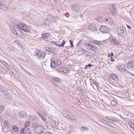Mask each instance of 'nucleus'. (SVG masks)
Returning <instances> with one entry per match:
<instances>
[{"mask_svg":"<svg viewBox=\"0 0 134 134\" xmlns=\"http://www.w3.org/2000/svg\"><path fill=\"white\" fill-rule=\"evenodd\" d=\"M110 42L112 44L114 45H117L119 44V41L114 37H112V38H110Z\"/></svg>","mask_w":134,"mask_h":134,"instance_id":"obj_8","label":"nucleus"},{"mask_svg":"<svg viewBox=\"0 0 134 134\" xmlns=\"http://www.w3.org/2000/svg\"><path fill=\"white\" fill-rule=\"evenodd\" d=\"M108 119L109 120H112L114 122H116L117 121V120H116L117 119L114 117H111L109 118H108Z\"/></svg>","mask_w":134,"mask_h":134,"instance_id":"obj_26","label":"nucleus"},{"mask_svg":"<svg viewBox=\"0 0 134 134\" xmlns=\"http://www.w3.org/2000/svg\"><path fill=\"white\" fill-rule=\"evenodd\" d=\"M104 21L105 23L111 26L113 24V21L111 18H109L108 19H105Z\"/></svg>","mask_w":134,"mask_h":134,"instance_id":"obj_9","label":"nucleus"},{"mask_svg":"<svg viewBox=\"0 0 134 134\" xmlns=\"http://www.w3.org/2000/svg\"><path fill=\"white\" fill-rule=\"evenodd\" d=\"M87 67H88V65H86V69H87Z\"/></svg>","mask_w":134,"mask_h":134,"instance_id":"obj_64","label":"nucleus"},{"mask_svg":"<svg viewBox=\"0 0 134 134\" xmlns=\"http://www.w3.org/2000/svg\"><path fill=\"white\" fill-rule=\"evenodd\" d=\"M110 58L111 59V62H113L114 61V59H113L112 57H110Z\"/></svg>","mask_w":134,"mask_h":134,"instance_id":"obj_52","label":"nucleus"},{"mask_svg":"<svg viewBox=\"0 0 134 134\" xmlns=\"http://www.w3.org/2000/svg\"><path fill=\"white\" fill-rule=\"evenodd\" d=\"M37 114L40 116V117L41 118L42 120L45 121L46 120V119L45 117L41 114L39 113H37Z\"/></svg>","mask_w":134,"mask_h":134,"instance_id":"obj_24","label":"nucleus"},{"mask_svg":"<svg viewBox=\"0 0 134 134\" xmlns=\"http://www.w3.org/2000/svg\"><path fill=\"white\" fill-rule=\"evenodd\" d=\"M25 115V112L24 111H21L20 112V115L21 117H23Z\"/></svg>","mask_w":134,"mask_h":134,"instance_id":"obj_40","label":"nucleus"},{"mask_svg":"<svg viewBox=\"0 0 134 134\" xmlns=\"http://www.w3.org/2000/svg\"><path fill=\"white\" fill-rule=\"evenodd\" d=\"M46 50L48 52H50L51 50L48 47H46Z\"/></svg>","mask_w":134,"mask_h":134,"instance_id":"obj_48","label":"nucleus"},{"mask_svg":"<svg viewBox=\"0 0 134 134\" xmlns=\"http://www.w3.org/2000/svg\"><path fill=\"white\" fill-rule=\"evenodd\" d=\"M4 107L3 106H2L0 107V112L1 113L4 110Z\"/></svg>","mask_w":134,"mask_h":134,"instance_id":"obj_46","label":"nucleus"},{"mask_svg":"<svg viewBox=\"0 0 134 134\" xmlns=\"http://www.w3.org/2000/svg\"><path fill=\"white\" fill-rule=\"evenodd\" d=\"M13 130L15 132H17L18 131V128L16 126H14L12 127Z\"/></svg>","mask_w":134,"mask_h":134,"instance_id":"obj_32","label":"nucleus"},{"mask_svg":"<svg viewBox=\"0 0 134 134\" xmlns=\"http://www.w3.org/2000/svg\"><path fill=\"white\" fill-rule=\"evenodd\" d=\"M118 34L120 36H124L126 34L125 28L122 26L118 27L116 29Z\"/></svg>","mask_w":134,"mask_h":134,"instance_id":"obj_3","label":"nucleus"},{"mask_svg":"<svg viewBox=\"0 0 134 134\" xmlns=\"http://www.w3.org/2000/svg\"><path fill=\"white\" fill-rule=\"evenodd\" d=\"M86 47L88 49L90 50L91 46H92V45L88 44V43H86L85 44Z\"/></svg>","mask_w":134,"mask_h":134,"instance_id":"obj_25","label":"nucleus"},{"mask_svg":"<svg viewBox=\"0 0 134 134\" xmlns=\"http://www.w3.org/2000/svg\"><path fill=\"white\" fill-rule=\"evenodd\" d=\"M127 68L129 69L134 68V62L132 61L128 62L127 64Z\"/></svg>","mask_w":134,"mask_h":134,"instance_id":"obj_12","label":"nucleus"},{"mask_svg":"<svg viewBox=\"0 0 134 134\" xmlns=\"http://www.w3.org/2000/svg\"><path fill=\"white\" fill-rule=\"evenodd\" d=\"M96 83V82H93V83H94V84L95 85H96V86H97Z\"/></svg>","mask_w":134,"mask_h":134,"instance_id":"obj_63","label":"nucleus"},{"mask_svg":"<svg viewBox=\"0 0 134 134\" xmlns=\"http://www.w3.org/2000/svg\"><path fill=\"white\" fill-rule=\"evenodd\" d=\"M9 27L13 33L16 35H18V33L17 31H18L17 29V27H16L12 24H10Z\"/></svg>","mask_w":134,"mask_h":134,"instance_id":"obj_6","label":"nucleus"},{"mask_svg":"<svg viewBox=\"0 0 134 134\" xmlns=\"http://www.w3.org/2000/svg\"><path fill=\"white\" fill-rule=\"evenodd\" d=\"M51 66L52 68H55L56 66V64H55L54 60L53 59H52L51 60Z\"/></svg>","mask_w":134,"mask_h":134,"instance_id":"obj_17","label":"nucleus"},{"mask_svg":"<svg viewBox=\"0 0 134 134\" xmlns=\"http://www.w3.org/2000/svg\"><path fill=\"white\" fill-rule=\"evenodd\" d=\"M110 77L111 78L115 81H117L118 80L117 76L114 74L111 75Z\"/></svg>","mask_w":134,"mask_h":134,"instance_id":"obj_21","label":"nucleus"},{"mask_svg":"<svg viewBox=\"0 0 134 134\" xmlns=\"http://www.w3.org/2000/svg\"><path fill=\"white\" fill-rule=\"evenodd\" d=\"M0 91L3 94V96L5 98H6V96L8 95V93L6 91H5L4 90V88H3V89L1 90Z\"/></svg>","mask_w":134,"mask_h":134,"instance_id":"obj_18","label":"nucleus"},{"mask_svg":"<svg viewBox=\"0 0 134 134\" xmlns=\"http://www.w3.org/2000/svg\"><path fill=\"white\" fill-rule=\"evenodd\" d=\"M56 70L58 72H62L63 71L62 70V67L60 68L57 67L56 68Z\"/></svg>","mask_w":134,"mask_h":134,"instance_id":"obj_35","label":"nucleus"},{"mask_svg":"<svg viewBox=\"0 0 134 134\" xmlns=\"http://www.w3.org/2000/svg\"><path fill=\"white\" fill-rule=\"evenodd\" d=\"M125 67L122 64H119L117 66V68L118 70L121 72H123Z\"/></svg>","mask_w":134,"mask_h":134,"instance_id":"obj_11","label":"nucleus"},{"mask_svg":"<svg viewBox=\"0 0 134 134\" xmlns=\"http://www.w3.org/2000/svg\"><path fill=\"white\" fill-rule=\"evenodd\" d=\"M92 42L98 45L101 43L100 42L95 40H93L92 41Z\"/></svg>","mask_w":134,"mask_h":134,"instance_id":"obj_29","label":"nucleus"},{"mask_svg":"<svg viewBox=\"0 0 134 134\" xmlns=\"http://www.w3.org/2000/svg\"><path fill=\"white\" fill-rule=\"evenodd\" d=\"M50 34L48 33H46L44 34L42 36V37L43 39L46 38L47 37L50 36Z\"/></svg>","mask_w":134,"mask_h":134,"instance_id":"obj_22","label":"nucleus"},{"mask_svg":"<svg viewBox=\"0 0 134 134\" xmlns=\"http://www.w3.org/2000/svg\"><path fill=\"white\" fill-rule=\"evenodd\" d=\"M124 71L126 73H129L130 72L128 70L125 69V68L124 69Z\"/></svg>","mask_w":134,"mask_h":134,"instance_id":"obj_50","label":"nucleus"},{"mask_svg":"<svg viewBox=\"0 0 134 134\" xmlns=\"http://www.w3.org/2000/svg\"><path fill=\"white\" fill-rule=\"evenodd\" d=\"M24 128H23L20 132V134H24Z\"/></svg>","mask_w":134,"mask_h":134,"instance_id":"obj_43","label":"nucleus"},{"mask_svg":"<svg viewBox=\"0 0 134 134\" xmlns=\"http://www.w3.org/2000/svg\"><path fill=\"white\" fill-rule=\"evenodd\" d=\"M54 1V2L56 3H57V1H56L55 0H53Z\"/></svg>","mask_w":134,"mask_h":134,"instance_id":"obj_60","label":"nucleus"},{"mask_svg":"<svg viewBox=\"0 0 134 134\" xmlns=\"http://www.w3.org/2000/svg\"><path fill=\"white\" fill-rule=\"evenodd\" d=\"M111 105L113 106H115L117 105V103L116 101L114 100H112L111 102Z\"/></svg>","mask_w":134,"mask_h":134,"instance_id":"obj_37","label":"nucleus"},{"mask_svg":"<svg viewBox=\"0 0 134 134\" xmlns=\"http://www.w3.org/2000/svg\"><path fill=\"white\" fill-rule=\"evenodd\" d=\"M71 47H73L74 46L73 44V42L71 40H70L69 41Z\"/></svg>","mask_w":134,"mask_h":134,"instance_id":"obj_45","label":"nucleus"},{"mask_svg":"<svg viewBox=\"0 0 134 134\" xmlns=\"http://www.w3.org/2000/svg\"><path fill=\"white\" fill-rule=\"evenodd\" d=\"M127 25V27L129 29H130V26H128L127 25Z\"/></svg>","mask_w":134,"mask_h":134,"instance_id":"obj_62","label":"nucleus"},{"mask_svg":"<svg viewBox=\"0 0 134 134\" xmlns=\"http://www.w3.org/2000/svg\"><path fill=\"white\" fill-rule=\"evenodd\" d=\"M62 70H63V71L62 72H63L64 73H66L68 71V69L67 68L65 67H62Z\"/></svg>","mask_w":134,"mask_h":134,"instance_id":"obj_33","label":"nucleus"},{"mask_svg":"<svg viewBox=\"0 0 134 134\" xmlns=\"http://www.w3.org/2000/svg\"><path fill=\"white\" fill-rule=\"evenodd\" d=\"M50 42L52 43H53V44H56V42Z\"/></svg>","mask_w":134,"mask_h":134,"instance_id":"obj_54","label":"nucleus"},{"mask_svg":"<svg viewBox=\"0 0 134 134\" xmlns=\"http://www.w3.org/2000/svg\"><path fill=\"white\" fill-rule=\"evenodd\" d=\"M69 120L72 122H75L76 121L77 119L76 117L72 116L70 117Z\"/></svg>","mask_w":134,"mask_h":134,"instance_id":"obj_28","label":"nucleus"},{"mask_svg":"<svg viewBox=\"0 0 134 134\" xmlns=\"http://www.w3.org/2000/svg\"><path fill=\"white\" fill-rule=\"evenodd\" d=\"M30 124L31 121H28L26 122V128L29 127L30 125Z\"/></svg>","mask_w":134,"mask_h":134,"instance_id":"obj_38","label":"nucleus"},{"mask_svg":"<svg viewBox=\"0 0 134 134\" xmlns=\"http://www.w3.org/2000/svg\"><path fill=\"white\" fill-rule=\"evenodd\" d=\"M53 80H54L56 82H59L61 81L60 79L58 77H53Z\"/></svg>","mask_w":134,"mask_h":134,"instance_id":"obj_30","label":"nucleus"},{"mask_svg":"<svg viewBox=\"0 0 134 134\" xmlns=\"http://www.w3.org/2000/svg\"><path fill=\"white\" fill-rule=\"evenodd\" d=\"M88 128L86 127H81V130L82 131H84L85 130H87L88 129Z\"/></svg>","mask_w":134,"mask_h":134,"instance_id":"obj_42","label":"nucleus"},{"mask_svg":"<svg viewBox=\"0 0 134 134\" xmlns=\"http://www.w3.org/2000/svg\"><path fill=\"white\" fill-rule=\"evenodd\" d=\"M1 63L7 69H9L10 67V65L9 64L6 63L3 60H1L0 61Z\"/></svg>","mask_w":134,"mask_h":134,"instance_id":"obj_13","label":"nucleus"},{"mask_svg":"<svg viewBox=\"0 0 134 134\" xmlns=\"http://www.w3.org/2000/svg\"><path fill=\"white\" fill-rule=\"evenodd\" d=\"M3 87L1 86L0 85V91L2 90V89H3Z\"/></svg>","mask_w":134,"mask_h":134,"instance_id":"obj_53","label":"nucleus"},{"mask_svg":"<svg viewBox=\"0 0 134 134\" xmlns=\"http://www.w3.org/2000/svg\"><path fill=\"white\" fill-rule=\"evenodd\" d=\"M82 51L84 53H85L86 52V50L85 49H82Z\"/></svg>","mask_w":134,"mask_h":134,"instance_id":"obj_51","label":"nucleus"},{"mask_svg":"<svg viewBox=\"0 0 134 134\" xmlns=\"http://www.w3.org/2000/svg\"><path fill=\"white\" fill-rule=\"evenodd\" d=\"M43 134H53L52 133L48 132V131H46L44 132Z\"/></svg>","mask_w":134,"mask_h":134,"instance_id":"obj_47","label":"nucleus"},{"mask_svg":"<svg viewBox=\"0 0 134 134\" xmlns=\"http://www.w3.org/2000/svg\"><path fill=\"white\" fill-rule=\"evenodd\" d=\"M93 65H92L90 64H88V66L89 67H91V66H92Z\"/></svg>","mask_w":134,"mask_h":134,"instance_id":"obj_56","label":"nucleus"},{"mask_svg":"<svg viewBox=\"0 0 134 134\" xmlns=\"http://www.w3.org/2000/svg\"><path fill=\"white\" fill-rule=\"evenodd\" d=\"M4 124L5 125V126H7V124L6 122H4Z\"/></svg>","mask_w":134,"mask_h":134,"instance_id":"obj_61","label":"nucleus"},{"mask_svg":"<svg viewBox=\"0 0 134 134\" xmlns=\"http://www.w3.org/2000/svg\"><path fill=\"white\" fill-rule=\"evenodd\" d=\"M13 44L15 45H19L20 44H19L18 41H15L13 42Z\"/></svg>","mask_w":134,"mask_h":134,"instance_id":"obj_44","label":"nucleus"},{"mask_svg":"<svg viewBox=\"0 0 134 134\" xmlns=\"http://www.w3.org/2000/svg\"><path fill=\"white\" fill-rule=\"evenodd\" d=\"M87 28L91 31H94L96 30V27L95 25L91 24L89 25Z\"/></svg>","mask_w":134,"mask_h":134,"instance_id":"obj_10","label":"nucleus"},{"mask_svg":"<svg viewBox=\"0 0 134 134\" xmlns=\"http://www.w3.org/2000/svg\"><path fill=\"white\" fill-rule=\"evenodd\" d=\"M57 64H56V66H59L60 65L61 63V61L60 60L58 59L56 60Z\"/></svg>","mask_w":134,"mask_h":134,"instance_id":"obj_34","label":"nucleus"},{"mask_svg":"<svg viewBox=\"0 0 134 134\" xmlns=\"http://www.w3.org/2000/svg\"><path fill=\"white\" fill-rule=\"evenodd\" d=\"M130 75H132V76H134V74L130 72L129 73Z\"/></svg>","mask_w":134,"mask_h":134,"instance_id":"obj_58","label":"nucleus"},{"mask_svg":"<svg viewBox=\"0 0 134 134\" xmlns=\"http://www.w3.org/2000/svg\"><path fill=\"white\" fill-rule=\"evenodd\" d=\"M22 31H21L20 32L19 35L21 38H23L25 37V34Z\"/></svg>","mask_w":134,"mask_h":134,"instance_id":"obj_27","label":"nucleus"},{"mask_svg":"<svg viewBox=\"0 0 134 134\" xmlns=\"http://www.w3.org/2000/svg\"><path fill=\"white\" fill-rule=\"evenodd\" d=\"M26 73L27 74V75H29L30 76H32L34 77H36L35 76H34L32 74L30 73L29 72L26 71Z\"/></svg>","mask_w":134,"mask_h":134,"instance_id":"obj_41","label":"nucleus"},{"mask_svg":"<svg viewBox=\"0 0 134 134\" xmlns=\"http://www.w3.org/2000/svg\"><path fill=\"white\" fill-rule=\"evenodd\" d=\"M90 50L95 52H97V51L96 48L92 45V46H91Z\"/></svg>","mask_w":134,"mask_h":134,"instance_id":"obj_31","label":"nucleus"},{"mask_svg":"<svg viewBox=\"0 0 134 134\" xmlns=\"http://www.w3.org/2000/svg\"><path fill=\"white\" fill-rule=\"evenodd\" d=\"M110 12L113 15H115L117 14V11L115 5L114 4L111 5L109 7Z\"/></svg>","mask_w":134,"mask_h":134,"instance_id":"obj_4","label":"nucleus"},{"mask_svg":"<svg viewBox=\"0 0 134 134\" xmlns=\"http://www.w3.org/2000/svg\"><path fill=\"white\" fill-rule=\"evenodd\" d=\"M25 31H26V32H29V29H27V30H26H26H25Z\"/></svg>","mask_w":134,"mask_h":134,"instance_id":"obj_59","label":"nucleus"},{"mask_svg":"<svg viewBox=\"0 0 134 134\" xmlns=\"http://www.w3.org/2000/svg\"><path fill=\"white\" fill-rule=\"evenodd\" d=\"M17 29H19L22 31L25 32V28L24 24L22 23L17 24H16Z\"/></svg>","mask_w":134,"mask_h":134,"instance_id":"obj_7","label":"nucleus"},{"mask_svg":"<svg viewBox=\"0 0 134 134\" xmlns=\"http://www.w3.org/2000/svg\"><path fill=\"white\" fill-rule=\"evenodd\" d=\"M32 131L30 128H27L26 130V134H32Z\"/></svg>","mask_w":134,"mask_h":134,"instance_id":"obj_23","label":"nucleus"},{"mask_svg":"<svg viewBox=\"0 0 134 134\" xmlns=\"http://www.w3.org/2000/svg\"><path fill=\"white\" fill-rule=\"evenodd\" d=\"M0 7L4 10H6L7 9V7L0 0Z\"/></svg>","mask_w":134,"mask_h":134,"instance_id":"obj_15","label":"nucleus"},{"mask_svg":"<svg viewBox=\"0 0 134 134\" xmlns=\"http://www.w3.org/2000/svg\"><path fill=\"white\" fill-rule=\"evenodd\" d=\"M51 124V127H55L56 126V123L54 121H53L51 122L50 123Z\"/></svg>","mask_w":134,"mask_h":134,"instance_id":"obj_36","label":"nucleus"},{"mask_svg":"<svg viewBox=\"0 0 134 134\" xmlns=\"http://www.w3.org/2000/svg\"><path fill=\"white\" fill-rule=\"evenodd\" d=\"M40 53V50L39 49H36L34 52V56L38 58Z\"/></svg>","mask_w":134,"mask_h":134,"instance_id":"obj_14","label":"nucleus"},{"mask_svg":"<svg viewBox=\"0 0 134 134\" xmlns=\"http://www.w3.org/2000/svg\"><path fill=\"white\" fill-rule=\"evenodd\" d=\"M65 43L66 42L64 41H63V42L61 44H58V43L56 42V44H55L54 45L56 46L57 47H62L64 46V45Z\"/></svg>","mask_w":134,"mask_h":134,"instance_id":"obj_20","label":"nucleus"},{"mask_svg":"<svg viewBox=\"0 0 134 134\" xmlns=\"http://www.w3.org/2000/svg\"><path fill=\"white\" fill-rule=\"evenodd\" d=\"M100 30L102 32L104 33H108L110 32V30L109 28L104 25L100 27Z\"/></svg>","mask_w":134,"mask_h":134,"instance_id":"obj_5","label":"nucleus"},{"mask_svg":"<svg viewBox=\"0 0 134 134\" xmlns=\"http://www.w3.org/2000/svg\"><path fill=\"white\" fill-rule=\"evenodd\" d=\"M46 54L45 52H42L41 53H40L38 57L39 59L43 60L45 58Z\"/></svg>","mask_w":134,"mask_h":134,"instance_id":"obj_16","label":"nucleus"},{"mask_svg":"<svg viewBox=\"0 0 134 134\" xmlns=\"http://www.w3.org/2000/svg\"><path fill=\"white\" fill-rule=\"evenodd\" d=\"M65 15L68 18L69 16V13H66V14H65Z\"/></svg>","mask_w":134,"mask_h":134,"instance_id":"obj_49","label":"nucleus"},{"mask_svg":"<svg viewBox=\"0 0 134 134\" xmlns=\"http://www.w3.org/2000/svg\"><path fill=\"white\" fill-rule=\"evenodd\" d=\"M129 125L131 128L130 129L131 131L133 133H134V124L131 122L129 124Z\"/></svg>","mask_w":134,"mask_h":134,"instance_id":"obj_19","label":"nucleus"},{"mask_svg":"<svg viewBox=\"0 0 134 134\" xmlns=\"http://www.w3.org/2000/svg\"><path fill=\"white\" fill-rule=\"evenodd\" d=\"M111 57V55H110V53H108V57Z\"/></svg>","mask_w":134,"mask_h":134,"instance_id":"obj_55","label":"nucleus"},{"mask_svg":"<svg viewBox=\"0 0 134 134\" xmlns=\"http://www.w3.org/2000/svg\"><path fill=\"white\" fill-rule=\"evenodd\" d=\"M33 125L35 128L34 131L35 134H41L44 132V128L42 125L37 122L32 123V125Z\"/></svg>","mask_w":134,"mask_h":134,"instance_id":"obj_1","label":"nucleus"},{"mask_svg":"<svg viewBox=\"0 0 134 134\" xmlns=\"http://www.w3.org/2000/svg\"><path fill=\"white\" fill-rule=\"evenodd\" d=\"M66 118L68 119L69 120L70 118V117L69 115V114H66V113H64L63 115Z\"/></svg>","mask_w":134,"mask_h":134,"instance_id":"obj_39","label":"nucleus"},{"mask_svg":"<svg viewBox=\"0 0 134 134\" xmlns=\"http://www.w3.org/2000/svg\"><path fill=\"white\" fill-rule=\"evenodd\" d=\"M72 10L76 13H80L82 10L81 6L77 4H73L71 5Z\"/></svg>","mask_w":134,"mask_h":134,"instance_id":"obj_2","label":"nucleus"},{"mask_svg":"<svg viewBox=\"0 0 134 134\" xmlns=\"http://www.w3.org/2000/svg\"><path fill=\"white\" fill-rule=\"evenodd\" d=\"M110 55H111V57H112L114 55L113 53V52L111 53H110Z\"/></svg>","mask_w":134,"mask_h":134,"instance_id":"obj_57","label":"nucleus"}]
</instances>
